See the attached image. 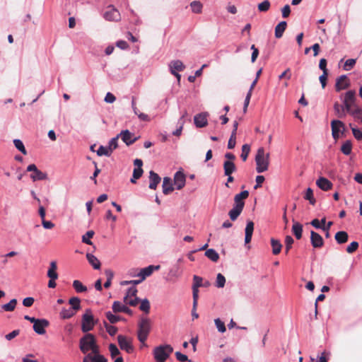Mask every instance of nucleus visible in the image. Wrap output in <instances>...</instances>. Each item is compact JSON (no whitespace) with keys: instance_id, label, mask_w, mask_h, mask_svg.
Masks as SVG:
<instances>
[{"instance_id":"1","label":"nucleus","mask_w":362,"mask_h":362,"mask_svg":"<svg viewBox=\"0 0 362 362\" xmlns=\"http://www.w3.org/2000/svg\"><path fill=\"white\" fill-rule=\"evenodd\" d=\"M79 348L81 351L86 355L89 354V351H91L90 353L97 354L100 350L95 336L90 333L86 334L80 339Z\"/></svg>"},{"instance_id":"2","label":"nucleus","mask_w":362,"mask_h":362,"mask_svg":"<svg viewBox=\"0 0 362 362\" xmlns=\"http://www.w3.org/2000/svg\"><path fill=\"white\" fill-rule=\"evenodd\" d=\"M256 170L258 173L267 171L269 165V153L263 147L258 148L255 156Z\"/></svg>"},{"instance_id":"3","label":"nucleus","mask_w":362,"mask_h":362,"mask_svg":"<svg viewBox=\"0 0 362 362\" xmlns=\"http://www.w3.org/2000/svg\"><path fill=\"white\" fill-rule=\"evenodd\" d=\"M173 351V348L171 345H160L154 348L153 355L156 362H165Z\"/></svg>"},{"instance_id":"4","label":"nucleus","mask_w":362,"mask_h":362,"mask_svg":"<svg viewBox=\"0 0 362 362\" xmlns=\"http://www.w3.org/2000/svg\"><path fill=\"white\" fill-rule=\"evenodd\" d=\"M151 321L148 318L143 317L139 322L138 339L144 344L151 330Z\"/></svg>"},{"instance_id":"5","label":"nucleus","mask_w":362,"mask_h":362,"mask_svg":"<svg viewBox=\"0 0 362 362\" xmlns=\"http://www.w3.org/2000/svg\"><path fill=\"white\" fill-rule=\"evenodd\" d=\"M356 93L354 90H350L344 94L343 104L346 109L348 114H351L354 110L356 107H358L356 105Z\"/></svg>"},{"instance_id":"6","label":"nucleus","mask_w":362,"mask_h":362,"mask_svg":"<svg viewBox=\"0 0 362 362\" xmlns=\"http://www.w3.org/2000/svg\"><path fill=\"white\" fill-rule=\"evenodd\" d=\"M93 315L90 309H87L82 316L81 330L86 333L92 330L95 326Z\"/></svg>"},{"instance_id":"7","label":"nucleus","mask_w":362,"mask_h":362,"mask_svg":"<svg viewBox=\"0 0 362 362\" xmlns=\"http://www.w3.org/2000/svg\"><path fill=\"white\" fill-rule=\"evenodd\" d=\"M103 18L108 21L119 22L121 20V14L114 6L109 5L103 13Z\"/></svg>"},{"instance_id":"8","label":"nucleus","mask_w":362,"mask_h":362,"mask_svg":"<svg viewBox=\"0 0 362 362\" xmlns=\"http://www.w3.org/2000/svg\"><path fill=\"white\" fill-rule=\"evenodd\" d=\"M193 286H192V294L194 300V310H197V302H198V293L199 288L202 286L203 279L199 276L194 275L193 277Z\"/></svg>"},{"instance_id":"9","label":"nucleus","mask_w":362,"mask_h":362,"mask_svg":"<svg viewBox=\"0 0 362 362\" xmlns=\"http://www.w3.org/2000/svg\"><path fill=\"white\" fill-rule=\"evenodd\" d=\"M27 171L33 172L30 175V177L33 182L37 180H44L47 178V175L45 173L38 170L35 164H30L27 167Z\"/></svg>"},{"instance_id":"10","label":"nucleus","mask_w":362,"mask_h":362,"mask_svg":"<svg viewBox=\"0 0 362 362\" xmlns=\"http://www.w3.org/2000/svg\"><path fill=\"white\" fill-rule=\"evenodd\" d=\"M351 86L350 80L346 75H341L336 80L334 86L335 90L339 92L342 90L347 89Z\"/></svg>"},{"instance_id":"11","label":"nucleus","mask_w":362,"mask_h":362,"mask_svg":"<svg viewBox=\"0 0 362 362\" xmlns=\"http://www.w3.org/2000/svg\"><path fill=\"white\" fill-rule=\"evenodd\" d=\"M117 341L121 349L126 351L129 354L133 352L134 347L130 339L123 335H118Z\"/></svg>"},{"instance_id":"12","label":"nucleus","mask_w":362,"mask_h":362,"mask_svg":"<svg viewBox=\"0 0 362 362\" xmlns=\"http://www.w3.org/2000/svg\"><path fill=\"white\" fill-rule=\"evenodd\" d=\"M332 134L334 139H337L339 136V132H343L345 130L344 122L340 120H332L331 122Z\"/></svg>"},{"instance_id":"13","label":"nucleus","mask_w":362,"mask_h":362,"mask_svg":"<svg viewBox=\"0 0 362 362\" xmlns=\"http://www.w3.org/2000/svg\"><path fill=\"white\" fill-rule=\"evenodd\" d=\"M83 362H107V359L100 354L99 350L97 354H87L83 358Z\"/></svg>"},{"instance_id":"14","label":"nucleus","mask_w":362,"mask_h":362,"mask_svg":"<svg viewBox=\"0 0 362 362\" xmlns=\"http://www.w3.org/2000/svg\"><path fill=\"white\" fill-rule=\"evenodd\" d=\"M209 116L208 112H202L197 114L194 117V124L198 128L204 127L207 125V117Z\"/></svg>"},{"instance_id":"15","label":"nucleus","mask_w":362,"mask_h":362,"mask_svg":"<svg viewBox=\"0 0 362 362\" xmlns=\"http://www.w3.org/2000/svg\"><path fill=\"white\" fill-rule=\"evenodd\" d=\"M48 326V320L45 319H38L33 325V329L38 334H44L45 333V327Z\"/></svg>"},{"instance_id":"16","label":"nucleus","mask_w":362,"mask_h":362,"mask_svg":"<svg viewBox=\"0 0 362 362\" xmlns=\"http://www.w3.org/2000/svg\"><path fill=\"white\" fill-rule=\"evenodd\" d=\"M310 242L312 246L315 248H320L324 245L322 237L313 230L310 232Z\"/></svg>"},{"instance_id":"17","label":"nucleus","mask_w":362,"mask_h":362,"mask_svg":"<svg viewBox=\"0 0 362 362\" xmlns=\"http://www.w3.org/2000/svg\"><path fill=\"white\" fill-rule=\"evenodd\" d=\"M249 196V192L247 190L243 191L239 194H237L234 197L235 206L243 209L245 206L244 200Z\"/></svg>"},{"instance_id":"18","label":"nucleus","mask_w":362,"mask_h":362,"mask_svg":"<svg viewBox=\"0 0 362 362\" xmlns=\"http://www.w3.org/2000/svg\"><path fill=\"white\" fill-rule=\"evenodd\" d=\"M160 268V265H149L147 267L141 269L137 276L139 277H142V279H146V278L150 276L154 271H158Z\"/></svg>"},{"instance_id":"19","label":"nucleus","mask_w":362,"mask_h":362,"mask_svg":"<svg viewBox=\"0 0 362 362\" xmlns=\"http://www.w3.org/2000/svg\"><path fill=\"white\" fill-rule=\"evenodd\" d=\"M121 136L122 140L127 145L129 146L134 144L137 138L134 136V134H132L129 130L122 131L119 136Z\"/></svg>"},{"instance_id":"20","label":"nucleus","mask_w":362,"mask_h":362,"mask_svg":"<svg viewBox=\"0 0 362 362\" xmlns=\"http://www.w3.org/2000/svg\"><path fill=\"white\" fill-rule=\"evenodd\" d=\"M317 186L323 191H329L332 188V183L327 178L320 177L316 181Z\"/></svg>"},{"instance_id":"21","label":"nucleus","mask_w":362,"mask_h":362,"mask_svg":"<svg viewBox=\"0 0 362 362\" xmlns=\"http://www.w3.org/2000/svg\"><path fill=\"white\" fill-rule=\"evenodd\" d=\"M112 308L113 312L115 313H124L129 315H132V311L128 307H127L125 305H123L119 301H115L112 304Z\"/></svg>"},{"instance_id":"22","label":"nucleus","mask_w":362,"mask_h":362,"mask_svg":"<svg viewBox=\"0 0 362 362\" xmlns=\"http://www.w3.org/2000/svg\"><path fill=\"white\" fill-rule=\"evenodd\" d=\"M185 175L181 171H178L174 176V183L177 189H181L185 185Z\"/></svg>"},{"instance_id":"23","label":"nucleus","mask_w":362,"mask_h":362,"mask_svg":"<svg viewBox=\"0 0 362 362\" xmlns=\"http://www.w3.org/2000/svg\"><path fill=\"white\" fill-rule=\"evenodd\" d=\"M334 111L335 115L341 119L344 118L348 113L344 105H341L338 102H335L334 104Z\"/></svg>"},{"instance_id":"24","label":"nucleus","mask_w":362,"mask_h":362,"mask_svg":"<svg viewBox=\"0 0 362 362\" xmlns=\"http://www.w3.org/2000/svg\"><path fill=\"white\" fill-rule=\"evenodd\" d=\"M149 188L151 189H156L158 185L160 183L161 178L154 171L151 170L149 173Z\"/></svg>"},{"instance_id":"25","label":"nucleus","mask_w":362,"mask_h":362,"mask_svg":"<svg viewBox=\"0 0 362 362\" xmlns=\"http://www.w3.org/2000/svg\"><path fill=\"white\" fill-rule=\"evenodd\" d=\"M253 230H254V223L252 221H247L246 227H245V243L246 244L251 242Z\"/></svg>"},{"instance_id":"26","label":"nucleus","mask_w":362,"mask_h":362,"mask_svg":"<svg viewBox=\"0 0 362 362\" xmlns=\"http://www.w3.org/2000/svg\"><path fill=\"white\" fill-rule=\"evenodd\" d=\"M162 187H163V192L164 194H169L174 190V188H173V184H172V180L168 177H165L163 178Z\"/></svg>"},{"instance_id":"27","label":"nucleus","mask_w":362,"mask_h":362,"mask_svg":"<svg viewBox=\"0 0 362 362\" xmlns=\"http://www.w3.org/2000/svg\"><path fill=\"white\" fill-rule=\"evenodd\" d=\"M223 170L225 175H230L236 170V166L234 162L230 160H226L223 163Z\"/></svg>"},{"instance_id":"28","label":"nucleus","mask_w":362,"mask_h":362,"mask_svg":"<svg viewBox=\"0 0 362 362\" xmlns=\"http://www.w3.org/2000/svg\"><path fill=\"white\" fill-rule=\"evenodd\" d=\"M292 232L296 239L299 240L302 238V233H303V225L300 223L299 222L294 221L292 226Z\"/></svg>"},{"instance_id":"29","label":"nucleus","mask_w":362,"mask_h":362,"mask_svg":"<svg viewBox=\"0 0 362 362\" xmlns=\"http://www.w3.org/2000/svg\"><path fill=\"white\" fill-rule=\"evenodd\" d=\"M57 262L54 261L51 262L50 264H49V268L47 271V276L49 279H57L58 274L57 272Z\"/></svg>"},{"instance_id":"30","label":"nucleus","mask_w":362,"mask_h":362,"mask_svg":"<svg viewBox=\"0 0 362 362\" xmlns=\"http://www.w3.org/2000/svg\"><path fill=\"white\" fill-rule=\"evenodd\" d=\"M287 27L286 21H281L275 27V37L276 38H281L283 36L284 31Z\"/></svg>"},{"instance_id":"31","label":"nucleus","mask_w":362,"mask_h":362,"mask_svg":"<svg viewBox=\"0 0 362 362\" xmlns=\"http://www.w3.org/2000/svg\"><path fill=\"white\" fill-rule=\"evenodd\" d=\"M86 258L95 269H99L100 268V262L95 256L90 253H87Z\"/></svg>"},{"instance_id":"32","label":"nucleus","mask_w":362,"mask_h":362,"mask_svg":"<svg viewBox=\"0 0 362 362\" xmlns=\"http://www.w3.org/2000/svg\"><path fill=\"white\" fill-rule=\"evenodd\" d=\"M271 245L272 247V253L274 255H277L281 252L282 245L279 240L272 238L271 239Z\"/></svg>"},{"instance_id":"33","label":"nucleus","mask_w":362,"mask_h":362,"mask_svg":"<svg viewBox=\"0 0 362 362\" xmlns=\"http://www.w3.org/2000/svg\"><path fill=\"white\" fill-rule=\"evenodd\" d=\"M334 238L337 243L343 244L348 241L349 235L346 231H339L335 234Z\"/></svg>"},{"instance_id":"34","label":"nucleus","mask_w":362,"mask_h":362,"mask_svg":"<svg viewBox=\"0 0 362 362\" xmlns=\"http://www.w3.org/2000/svg\"><path fill=\"white\" fill-rule=\"evenodd\" d=\"M185 68V66L180 60H173L170 64V70H175L177 71H182Z\"/></svg>"},{"instance_id":"35","label":"nucleus","mask_w":362,"mask_h":362,"mask_svg":"<svg viewBox=\"0 0 362 362\" xmlns=\"http://www.w3.org/2000/svg\"><path fill=\"white\" fill-rule=\"evenodd\" d=\"M205 255L214 262H216L219 259V255L214 249L206 250L205 252Z\"/></svg>"},{"instance_id":"36","label":"nucleus","mask_w":362,"mask_h":362,"mask_svg":"<svg viewBox=\"0 0 362 362\" xmlns=\"http://www.w3.org/2000/svg\"><path fill=\"white\" fill-rule=\"evenodd\" d=\"M69 303L71 305V309L75 312L81 309V300L78 297L71 298Z\"/></svg>"},{"instance_id":"37","label":"nucleus","mask_w":362,"mask_h":362,"mask_svg":"<svg viewBox=\"0 0 362 362\" xmlns=\"http://www.w3.org/2000/svg\"><path fill=\"white\" fill-rule=\"evenodd\" d=\"M73 287L77 293H84L87 291V287L84 286L79 280L73 281Z\"/></svg>"},{"instance_id":"38","label":"nucleus","mask_w":362,"mask_h":362,"mask_svg":"<svg viewBox=\"0 0 362 362\" xmlns=\"http://www.w3.org/2000/svg\"><path fill=\"white\" fill-rule=\"evenodd\" d=\"M242 211V209L234 206L233 208L228 213L230 218L233 221H235L238 218V217L240 215Z\"/></svg>"},{"instance_id":"39","label":"nucleus","mask_w":362,"mask_h":362,"mask_svg":"<svg viewBox=\"0 0 362 362\" xmlns=\"http://www.w3.org/2000/svg\"><path fill=\"white\" fill-rule=\"evenodd\" d=\"M75 313H76V312L74 310H72L71 308H70V309L63 308L62 310V311L60 312L59 315H60L61 318H62V319H69V318L72 317L75 315Z\"/></svg>"},{"instance_id":"40","label":"nucleus","mask_w":362,"mask_h":362,"mask_svg":"<svg viewBox=\"0 0 362 362\" xmlns=\"http://www.w3.org/2000/svg\"><path fill=\"white\" fill-rule=\"evenodd\" d=\"M190 6L192 12L194 13H201L202 11L203 5L199 1H194L191 2Z\"/></svg>"},{"instance_id":"41","label":"nucleus","mask_w":362,"mask_h":362,"mask_svg":"<svg viewBox=\"0 0 362 362\" xmlns=\"http://www.w3.org/2000/svg\"><path fill=\"white\" fill-rule=\"evenodd\" d=\"M17 305V300L13 298L8 303L2 305V309L6 312L13 311Z\"/></svg>"},{"instance_id":"42","label":"nucleus","mask_w":362,"mask_h":362,"mask_svg":"<svg viewBox=\"0 0 362 362\" xmlns=\"http://www.w3.org/2000/svg\"><path fill=\"white\" fill-rule=\"evenodd\" d=\"M304 199L308 200L311 205H315L316 200L314 198L313 191L311 188H308L304 195Z\"/></svg>"},{"instance_id":"43","label":"nucleus","mask_w":362,"mask_h":362,"mask_svg":"<svg viewBox=\"0 0 362 362\" xmlns=\"http://www.w3.org/2000/svg\"><path fill=\"white\" fill-rule=\"evenodd\" d=\"M105 316L111 324L117 323V322L123 320V318L121 317L120 316L115 315L110 311L105 313Z\"/></svg>"},{"instance_id":"44","label":"nucleus","mask_w":362,"mask_h":362,"mask_svg":"<svg viewBox=\"0 0 362 362\" xmlns=\"http://www.w3.org/2000/svg\"><path fill=\"white\" fill-rule=\"evenodd\" d=\"M351 149L352 144L350 141H345L341 147V152L346 156L349 155L351 153Z\"/></svg>"},{"instance_id":"45","label":"nucleus","mask_w":362,"mask_h":362,"mask_svg":"<svg viewBox=\"0 0 362 362\" xmlns=\"http://www.w3.org/2000/svg\"><path fill=\"white\" fill-rule=\"evenodd\" d=\"M351 116L354 117V118L362 123V109L360 108L359 107H356V108H354V110L353 112H351V113L350 114Z\"/></svg>"},{"instance_id":"46","label":"nucleus","mask_w":362,"mask_h":362,"mask_svg":"<svg viewBox=\"0 0 362 362\" xmlns=\"http://www.w3.org/2000/svg\"><path fill=\"white\" fill-rule=\"evenodd\" d=\"M94 234H95V233H94L93 230H88V231H87L86 233V234L83 235V237H82L83 243H86V244L90 245H93V242L90 239L93 237Z\"/></svg>"},{"instance_id":"47","label":"nucleus","mask_w":362,"mask_h":362,"mask_svg":"<svg viewBox=\"0 0 362 362\" xmlns=\"http://www.w3.org/2000/svg\"><path fill=\"white\" fill-rule=\"evenodd\" d=\"M13 144L15 147L21 151L23 155H27V151L24 146L23 143L20 139H14Z\"/></svg>"},{"instance_id":"48","label":"nucleus","mask_w":362,"mask_h":362,"mask_svg":"<svg viewBox=\"0 0 362 362\" xmlns=\"http://www.w3.org/2000/svg\"><path fill=\"white\" fill-rule=\"evenodd\" d=\"M250 151V146L248 144H244L242 146V153L240 155L241 158L243 161H245L248 157Z\"/></svg>"},{"instance_id":"49","label":"nucleus","mask_w":362,"mask_h":362,"mask_svg":"<svg viewBox=\"0 0 362 362\" xmlns=\"http://www.w3.org/2000/svg\"><path fill=\"white\" fill-rule=\"evenodd\" d=\"M139 309L146 313L150 311V303L148 299L145 298L141 301Z\"/></svg>"},{"instance_id":"50","label":"nucleus","mask_w":362,"mask_h":362,"mask_svg":"<svg viewBox=\"0 0 362 362\" xmlns=\"http://www.w3.org/2000/svg\"><path fill=\"white\" fill-rule=\"evenodd\" d=\"M270 6V2L268 0H265L262 3L259 4L257 8L260 12H267V11H269Z\"/></svg>"},{"instance_id":"51","label":"nucleus","mask_w":362,"mask_h":362,"mask_svg":"<svg viewBox=\"0 0 362 362\" xmlns=\"http://www.w3.org/2000/svg\"><path fill=\"white\" fill-rule=\"evenodd\" d=\"M109 351L110 352V356L112 358H116V356L120 354L119 350L114 344H110L109 345Z\"/></svg>"},{"instance_id":"52","label":"nucleus","mask_w":362,"mask_h":362,"mask_svg":"<svg viewBox=\"0 0 362 362\" xmlns=\"http://www.w3.org/2000/svg\"><path fill=\"white\" fill-rule=\"evenodd\" d=\"M97 154L99 156H110L112 153L108 149L107 146H100L97 151Z\"/></svg>"},{"instance_id":"53","label":"nucleus","mask_w":362,"mask_h":362,"mask_svg":"<svg viewBox=\"0 0 362 362\" xmlns=\"http://www.w3.org/2000/svg\"><path fill=\"white\" fill-rule=\"evenodd\" d=\"M293 242H294V240L291 236H290V235L286 236V238H285V245H286L285 252H286V254L288 253V251L292 247V245H293Z\"/></svg>"},{"instance_id":"54","label":"nucleus","mask_w":362,"mask_h":362,"mask_svg":"<svg viewBox=\"0 0 362 362\" xmlns=\"http://www.w3.org/2000/svg\"><path fill=\"white\" fill-rule=\"evenodd\" d=\"M104 326L106 329V331L110 336H114L117 332V328L115 326H112L106 322H104Z\"/></svg>"},{"instance_id":"55","label":"nucleus","mask_w":362,"mask_h":362,"mask_svg":"<svg viewBox=\"0 0 362 362\" xmlns=\"http://www.w3.org/2000/svg\"><path fill=\"white\" fill-rule=\"evenodd\" d=\"M118 138H119V135H117L116 137L112 138L109 142L107 148L110 151L111 153L118 146V144H117Z\"/></svg>"},{"instance_id":"56","label":"nucleus","mask_w":362,"mask_h":362,"mask_svg":"<svg viewBox=\"0 0 362 362\" xmlns=\"http://www.w3.org/2000/svg\"><path fill=\"white\" fill-rule=\"evenodd\" d=\"M226 284V278L221 274H218L216 277V286L218 288H223Z\"/></svg>"},{"instance_id":"57","label":"nucleus","mask_w":362,"mask_h":362,"mask_svg":"<svg viewBox=\"0 0 362 362\" xmlns=\"http://www.w3.org/2000/svg\"><path fill=\"white\" fill-rule=\"evenodd\" d=\"M356 60L354 59H347L344 64V66H343L344 69L345 71L351 70L356 64Z\"/></svg>"},{"instance_id":"58","label":"nucleus","mask_w":362,"mask_h":362,"mask_svg":"<svg viewBox=\"0 0 362 362\" xmlns=\"http://www.w3.org/2000/svg\"><path fill=\"white\" fill-rule=\"evenodd\" d=\"M214 322L216 326V328L220 332L223 333L226 332V328L225 324L219 318L215 319Z\"/></svg>"},{"instance_id":"59","label":"nucleus","mask_w":362,"mask_h":362,"mask_svg":"<svg viewBox=\"0 0 362 362\" xmlns=\"http://www.w3.org/2000/svg\"><path fill=\"white\" fill-rule=\"evenodd\" d=\"M358 247V242L354 241L351 242L348 247H346V252L349 254L354 252Z\"/></svg>"},{"instance_id":"60","label":"nucleus","mask_w":362,"mask_h":362,"mask_svg":"<svg viewBox=\"0 0 362 362\" xmlns=\"http://www.w3.org/2000/svg\"><path fill=\"white\" fill-rule=\"evenodd\" d=\"M124 301L127 305H129L131 306H136L138 304L139 299L137 297L131 298H124Z\"/></svg>"},{"instance_id":"61","label":"nucleus","mask_w":362,"mask_h":362,"mask_svg":"<svg viewBox=\"0 0 362 362\" xmlns=\"http://www.w3.org/2000/svg\"><path fill=\"white\" fill-rule=\"evenodd\" d=\"M137 289L135 287H131L127 290V295L124 298H131L136 297Z\"/></svg>"},{"instance_id":"62","label":"nucleus","mask_w":362,"mask_h":362,"mask_svg":"<svg viewBox=\"0 0 362 362\" xmlns=\"http://www.w3.org/2000/svg\"><path fill=\"white\" fill-rule=\"evenodd\" d=\"M175 357L176 358L180 361V362H185V361H189L191 362L190 360L188 359V357L187 356L179 352V351H177L175 352Z\"/></svg>"},{"instance_id":"63","label":"nucleus","mask_w":362,"mask_h":362,"mask_svg":"<svg viewBox=\"0 0 362 362\" xmlns=\"http://www.w3.org/2000/svg\"><path fill=\"white\" fill-rule=\"evenodd\" d=\"M354 136L358 141L362 139V132L355 127H351Z\"/></svg>"},{"instance_id":"64","label":"nucleus","mask_w":362,"mask_h":362,"mask_svg":"<svg viewBox=\"0 0 362 362\" xmlns=\"http://www.w3.org/2000/svg\"><path fill=\"white\" fill-rule=\"evenodd\" d=\"M144 171L142 168H135L133 171V177L135 179H139L143 174Z\"/></svg>"}]
</instances>
